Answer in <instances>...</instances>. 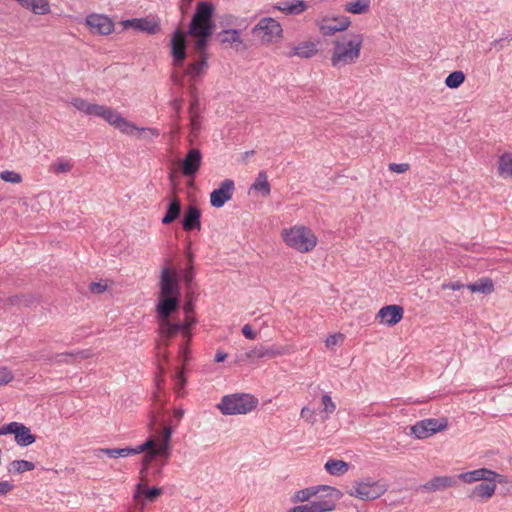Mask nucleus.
<instances>
[{
  "label": "nucleus",
  "instance_id": "nucleus-1",
  "mask_svg": "<svg viewBox=\"0 0 512 512\" xmlns=\"http://www.w3.org/2000/svg\"><path fill=\"white\" fill-rule=\"evenodd\" d=\"M215 7L211 2L201 1L197 4L195 12L191 18L188 30L184 33L181 29H176L172 35L170 46L171 56L174 66H182L187 57L186 35H212L215 23L213 14Z\"/></svg>",
  "mask_w": 512,
  "mask_h": 512
},
{
  "label": "nucleus",
  "instance_id": "nucleus-2",
  "mask_svg": "<svg viewBox=\"0 0 512 512\" xmlns=\"http://www.w3.org/2000/svg\"><path fill=\"white\" fill-rule=\"evenodd\" d=\"M363 44L362 34H345L334 41L331 65L341 68L357 62Z\"/></svg>",
  "mask_w": 512,
  "mask_h": 512
},
{
  "label": "nucleus",
  "instance_id": "nucleus-3",
  "mask_svg": "<svg viewBox=\"0 0 512 512\" xmlns=\"http://www.w3.org/2000/svg\"><path fill=\"white\" fill-rule=\"evenodd\" d=\"M258 405V399L253 395L244 393H235L225 395L217 408L223 415L247 414L254 410Z\"/></svg>",
  "mask_w": 512,
  "mask_h": 512
},
{
  "label": "nucleus",
  "instance_id": "nucleus-4",
  "mask_svg": "<svg viewBox=\"0 0 512 512\" xmlns=\"http://www.w3.org/2000/svg\"><path fill=\"white\" fill-rule=\"evenodd\" d=\"M283 240L289 247L306 253L312 251L317 244V237L311 229L304 226H294L282 232Z\"/></svg>",
  "mask_w": 512,
  "mask_h": 512
},
{
  "label": "nucleus",
  "instance_id": "nucleus-5",
  "mask_svg": "<svg viewBox=\"0 0 512 512\" xmlns=\"http://www.w3.org/2000/svg\"><path fill=\"white\" fill-rule=\"evenodd\" d=\"M387 489L388 486L382 481L367 477L355 481L353 486L347 490V494L363 501H369L381 497Z\"/></svg>",
  "mask_w": 512,
  "mask_h": 512
},
{
  "label": "nucleus",
  "instance_id": "nucleus-6",
  "mask_svg": "<svg viewBox=\"0 0 512 512\" xmlns=\"http://www.w3.org/2000/svg\"><path fill=\"white\" fill-rule=\"evenodd\" d=\"M320 492H325L326 494L324 499H332L333 503H336V501L340 500L343 496V493L334 487L328 485H317L296 491L291 500L294 503L307 502Z\"/></svg>",
  "mask_w": 512,
  "mask_h": 512
},
{
  "label": "nucleus",
  "instance_id": "nucleus-7",
  "mask_svg": "<svg viewBox=\"0 0 512 512\" xmlns=\"http://www.w3.org/2000/svg\"><path fill=\"white\" fill-rule=\"evenodd\" d=\"M447 426L448 422L445 418H428L416 422L413 426H411L410 430L411 434L414 435L417 439H425L437 432L445 430Z\"/></svg>",
  "mask_w": 512,
  "mask_h": 512
},
{
  "label": "nucleus",
  "instance_id": "nucleus-8",
  "mask_svg": "<svg viewBox=\"0 0 512 512\" xmlns=\"http://www.w3.org/2000/svg\"><path fill=\"white\" fill-rule=\"evenodd\" d=\"M158 296H170L179 298L181 296L178 277L167 267H164L161 271Z\"/></svg>",
  "mask_w": 512,
  "mask_h": 512
},
{
  "label": "nucleus",
  "instance_id": "nucleus-9",
  "mask_svg": "<svg viewBox=\"0 0 512 512\" xmlns=\"http://www.w3.org/2000/svg\"><path fill=\"white\" fill-rule=\"evenodd\" d=\"M458 479L463 481L464 483H474L479 481H492V480H498V483H504L505 476L501 475L493 470H490L488 468H479L472 471H467L460 473L458 475Z\"/></svg>",
  "mask_w": 512,
  "mask_h": 512
},
{
  "label": "nucleus",
  "instance_id": "nucleus-10",
  "mask_svg": "<svg viewBox=\"0 0 512 512\" xmlns=\"http://www.w3.org/2000/svg\"><path fill=\"white\" fill-rule=\"evenodd\" d=\"M235 190V183L232 179H225L220 183L219 188L214 189L210 194V204L214 208H221L226 202L232 199Z\"/></svg>",
  "mask_w": 512,
  "mask_h": 512
},
{
  "label": "nucleus",
  "instance_id": "nucleus-11",
  "mask_svg": "<svg viewBox=\"0 0 512 512\" xmlns=\"http://www.w3.org/2000/svg\"><path fill=\"white\" fill-rule=\"evenodd\" d=\"M122 25L125 29L132 28L149 35H155L161 31L160 21L150 17L124 20Z\"/></svg>",
  "mask_w": 512,
  "mask_h": 512
},
{
  "label": "nucleus",
  "instance_id": "nucleus-12",
  "mask_svg": "<svg viewBox=\"0 0 512 512\" xmlns=\"http://www.w3.org/2000/svg\"><path fill=\"white\" fill-rule=\"evenodd\" d=\"M281 24L271 17L262 18L253 28V34L263 32V40L271 42L275 37L282 35Z\"/></svg>",
  "mask_w": 512,
  "mask_h": 512
},
{
  "label": "nucleus",
  "instance_id": "nucleus-13",
  "mask_svg": "<svg viewBox=\"0 0 512 512\" xmlns=\"http://www.w3.org/2000/svg\"><path fill=\"white\" fill-rule=\"evenodd\" d=\"M86 25L93 34L108 35L114 29L112 20L102 14H90L86 18Z\"/></svg>",
  "mask_w": 512,
  "mask_h": 512
},
{
  "label": "nucleus",
  "instance_id": "nucleus-14",
  "mask_svg": "<svg viewBox=\"0 0 512 512\" xmlns=\"http://www.w3.org/2000/svg\"><path fill=\"white\" fill-rule=\"evenodd\" d=\"M157 322L158 333L162 339V343L158 344L157 348L161 349V347L164 346V354L166 355L170 340L174 338L179 332H181L183 327L180 326L179 321L172 322L171 320H161Z\"/></svg>",
  "mask_w": 512,
  "mask_h": 512
},
{
  "label": "nucleus",
  "instance_id": "nucleus-15",
  "mask_svg": "<svg viewBox=\"0 0 512 512\" xmlns=\"http://www.w3.org/2000/svg\"><path fill=\"white\" fill-rule=\"evenodd\" d=\"M179 306V297L158 296V303L155 308L157 321L170 320L171 315L178 310Z\"/></svg>",
  "mask_w": 512,
  "mask_h": 512
},
{
  "label": "nucleus",
  "instance_id": "nucleus-16",
  "mask_svg": "<svg viewBox=\"0 0 512 512\" xmlns=\"http://www.w3.org/2000/svg\"><path fill=\"white\" fill-rule=\"evenodd\" d=\"M202 161V154L199 149L192 148L185 155L181 162V170L184 176L194 177L198 172Z\"/></svg>",
  "mask_w": 512,
  "mask_h": 512
},
{
  "label": "nucleus",
  "instance_id": "nucleus-17",
  "mask_svg": "<svg viewBox=\"0 0 512 512\" xmlns=\"http://www.w3.org/2000/svg\"><path fill=\"white\" fill-rule=\"evenodd\" d=\"M182 228L186 232L201 230V210L195 205H188L181 221Z\"/></svg>",
  "mask_w": 512,
  "mask_h": 512
},
{
  "label": "nucleus",
  "instance_id": "nucleus-18",
  "mask_svg": "<svg viewBox=\"0 0 512 512\" xmlns=\"http://www.w3.org/2000/svg\"><path fill=\"white\" fill-rule=\"evenodd\" d=\"M496 483L498 480L482 481L469 491L467 497L471 500L487 501L495 494Z\"/></svg>",
  "mask_w": 512,
  "mask_h": 512
},
{
  "label": "nucleus",
  "instance_id": "nucleus-19",
  "mask_svg": "<svg viewBox=\"0 0 512 512\" xmlns=\"http://www.w3.org/2000/svg\"><path fill=\"white\" fill-rule=\"evenodd\" d=\"M336 503L332 499H318L309 504L298 505L290 508L287 512H330L335 510Z\"/></svg>",
  "mask_w": 512,
  "mask_h": 512
},
{
  "label": "nucleus",
  "instance_id": "nucleus-20",
  "mask_svg": "<svg viewBox=\"0 0 512 512\" xmlns=\"http://www.w3.org/2000/svg\"><path fill=\"white\" fill-rule=\"evenodd\" d=\"M404 310L400 305H387L382 307L377 314L381 322L393 326L399 323L403 318Z\"/></svg>",
  "mask_w": 512,
  "mask_h": 512
},
{
  "label": "nucleus",
  "instance_id": "nucleus-21",
  "mask_svg": "<svg viewBox=\"0 0 512 512\" xmlns=\"http://www.w3.org/2000/svg\"><path fill=\"white\" fill-rule=\"evenodd\" d=\"M318 53L316 43L312 41H303L292 47V49L286 53L288 58L299 57L303 59H310Z\"/></svg>",
  "mask_w": 512,
  "mask_h": 512
},
{
  "label": "nucleus",
  "instance_id": "nucleus-22",
  "mask_svg": "<svg viewBox=\"0 0 512 512\" xmlns=\"http://www.w3.org/2000/svg\"><path fill=\"white\" fill-rule=\"evenodd\" d=\"M351 24L349 17L341 16L331 19L329 22L321 25L320 29L323 35L332 36L336 32L346 30Z\"/></svg>",
  "mask_w": 512,
  "mask_h": 512
},
{
  "label": "nucleus",
  "instance_id": "nucleus-23",
  "mask_svg": "<svg viewBox=\"0 0 512 512\" xmlns=\"http://www.w3.org/2000/svg\"><path fill=\"white\" fill-rule=\"evenodd\" d=\"M457 484V480L451 476H436L423 484L422 489L427 491H439L444 490L448 487H454Z\"/></svg>",
  "mask_w": 512,
  "mask_h": 512
},
{
  "label": "nucleus",
  "instance_id": "nucleus-24",
  "mask_svg": "<svg viewBox=\"0 0 512 512\" xmlns=\"http://www.w3.org/2000/svg\"><path fill=\"white\" fill-rule=\"evenodd\" d=\"M194 61L190 63L183 73V76H189V81H194L200 77L208 67L207 57H193Z\"/></svg>",
  "mask_w": 512,
  "mask_h": 512
},
{
  "label": "nucleus",
  "instance_id": "nucleus-25",
  "mask_svg": "<svg viewBox=\"0 0 512 512\" xmlns=\"http://www.w3.org/2000/svg\"><path fill=\"white\" fill-rule=\"evenodd\" d=\"M180 326L183 328L181 329V333L183 337L185 338L186 342L184 344H181L179 347V353L183 355L184 360H186V345L189 344L192 334H191V327L196 323V318L191 316L190 314L186 315L185 319L182 322H179Z\"/></svg>",
  "mask_w": 512,
  "mask_h": 512
},
{
  "label": "nucleus",
  "instance_id": "nucleus-26",
  "mask_svg": "<svg viewBox=\"0 0 512 512\" xmlns=\"http://www.w3.org/2000/svg\"><path fill=\"white\" fill-rule=\"evenodd\" d=\"M182 206L179 198L174 197L170 200L165 215L163 216L161 223L163 225H169L177 220L181 214Z\"/></svg>",
  "mask_w": 512,
  "mask_h": 512
},
{
  "label": "nucleus",
  "instance_id": "nucleus-27",
  "mask_svg": "<svg viewBox=\"0 0 512 512\" xmlns=\"http://www.w3.org/2000/svg\"><path fill=\"white\" fill-rule=\"evenodd\" d=\"M275 8L289 15H298L307 9V4L303 0H293L292 2L286 0L280 2Z\"/></svg>",
  "mask_w": 512,
  "mask_h": 512
},
{
  "label": "nucleus",
  "instance_id": "nucleus-28",
  "mask_svg": "<svg viewBox=\"0 0 512 512\" xmlns=\"http://www.w3.org/2000/svg\"><path fill=\"white\" fill-rule=\"evenodd\" d=\"M115 128L119 129L122 133H125L127 135H133L135 131L139 132H150L153 136L157 137L159 135L158 131L156 129L151 128H138L128 120H126L124 117L121 116L119 121L114 126Z\"/></svg>",
  "mask_w": 512,
  "mask_h": 512
},
{
  "label": "nucleus",
  "instance_id": "nucleus-29",
  "mask_svg": "<svg viewBox=\"0 0 512 512\" xmlns=\"http://www.w3.org/2000/svg\"><path fill=\"white\" fill-rule=\"evenodd\" d=\"M26 9L34 14L44 15L50 12V6L47 0H16Z\"/></svg>",
  "mask_w": 512,
  "mask_h": 512
},
{
  "label": "nucleus",
  "instance_id": "nucleus-30",
  "mask_svg": "<svg viewBox=\"0 0 512 512\" xmlns=\"http://www.w3.org/2000/svg\"><path fill=\"white\" fill-rule=\"evenodd\" d=\"M35 440L36 436L31 433V430L20 423L15 433V442L22 447H26L33 444Z\"/></svg>",
  "mask_w": 512,
  "mask_h": 512
},
{
  "label": "nucleus",
  "instance_id": "nucleus-31",
  "mask_svg": "<svg viewBox=\"0 0 512 512\" xmlns=\"http://www.w3.org/2000/svg\"><path fill=\"white\" fill-rule=\"evenodd\" d=\"M195 38L193 43V57H207L208 42L211 35H190Z\"/></svg>",
  "mask_w": 512,
  "mask_h": 512
},
{
  "label": "nucleus",
  "instance_id": "nucleus-32",
  "mask_svg": "<svg viewBox=\"0 0 512 512\" xmlns=\"http://www.w3.org/2000/svg\"><path fill=\"white\" fill-rule=\"evenodd\" d=\"M221 44L238 45L242 44L240 31L237 29H224L216 35Z\"/></svg>",
  "mask_w": 512,
  "mask_h": 512
},
{
  "label": "nucleus",
  "instance_id": "nucleus-33",
  "mask_svg": "<svg viewBox=\"0 0 512 512\" xmlns=\"http://www.w3.org/2000/svg\"><path fill=\"white\" fill-rule=\"evenodd\" d=\"M95 116L103 118L105 121H107L110 125L115 126L117 121L121 118V114H119L114 109L99 105L97 107V112L95 113Z\"/></svg>",
  "mask_w": 512,
  "mask_h": 512
},
{
  "label": "nucleus",
  "instance_id": "nucleus-34",
  "mask_svg": "<svg viewBox=\"0 0 512 512\" xmlns=\"http://www.w3.org/2000/svg\"><path fill=\"white\" fill-rule=\"evenodd\" d=\"M326 471L335 476L345 474L349 469V464L343 460L330 459L325 463Z\"/></svg>",
  "mask_w": 512,
  "mask_h": 512
},
{
  "label": "nucleus",
  "instance_id": "nucleus-35",
  "mask_svg": "<svg viewBox=\"0 0 512 512\" xmlns=\"http://www.w3.org/2000/svg\"><path fill=\"white\" fill-rule=\"evenodd\" d=\"M471 292H480L483 294H490L494 290L493 281L490 278H481L474 283L467 285Z\"/></svg>",
  "mask_w": 512,
  "mask_h": 512
},
{
  "label": "nucleus",
  "instance_id": "nucleus-36",
  "mask_svg": "<svg viewBox=\"0 0 512 512\" xmlns=\"http://www.w3.org/2000/svg\"><path fill=\"white\" fill-rule=\"evenodd\" d=\"M71 104L79 111L85 113L86 115H93L97 112L98 104L89 103L83 98H73Z\"/></svg>",
  "mask_w": 512,
  "mask_h": 512
},
{
  "label": "nucleus",
  "instance_id": "nucleus-37",
  "mask_svg": "<svg viewBox=\"0 0 512 512\" xmlns=\"http://www.w3.org/2000/svg\"><path fill=\"white\" fill-rule=\"evenodd\" d=\"M345 11L352 14H363L370 9V0H356L345 4Z\"/></svg>",
  "mask_w": 512,
  "mask_h": 512
},
{
  "label": "nucleus",
  "instance_id": "nucleus-38",
  "mask_svg": "<svg viewBox=\"0 0 512 512\" xmlns=\"http://www.w3.org/2000/svg\"><path fill=\"white\" fill-rule=\"evenodd\" d=\"M499 174L503 177H512V154L505 153L499 157Z\"/></svg>",
  "mask_w": 512,
  "mask_h": 512
},
{
  "label": "nucleus",
  "instance_id": "nucleus-39",
  "mask_svg": "<svg viewBox=\"0 0 512 512\" xmlns=\"http://www.w3.org/2000/svg\"><path fill=\"white\" fill-rule=\"evenodd\" d=\"M252 188L261 192L263 196L270 195L271 187L267 180V175L264 171L259 172L254 184L252 185Z\"/></svg>",
  "mask_w": 512,
  "mask_h": 512
},
{
  "label": "nucleus",
  "instance_id": "nucleus-40",
  "mask_svg": "<svg viewBox=\"0 0 512 512\" xmlns=\"http://www.w3.org/2000/svg\"><path fill=\"white\" fill-rule=\"evenodd\" d=\"M7 307L9 306H30L35 302V298L32 295H13L6 298Z\"/></svg>",
  "mask_w": 512,
  "mask_h": 512
},
{
  "label": "nucleus",
  "instance_id": "nucleus-41",
  "mask_svg": "<svg viewBox=\"0 0 512 512\" xmlns=\"http://www.w3.org/2000/svg\"><path fill=\"white\" fill-rule=\"evenodd\" d=\"M465 81V74L460 71L451 72L445 79V85L450 89H457Z\"/></svg>",
  "mask_w": 512,
  "mask_h": 512
},
{
  "label": "nucleus",
  "instance_id": "nucleus-42",
  "mask_svg": "<svg viewBox=\"0 0 512 512\" xmlns=\"http://www.w3.org/2000/svg\"><path fill=\"white\" fill-rule=\"evenodd\" d=\"M35 468L33 462L27 460H14L9 465V472L13 473H23L26 471H31Z\"/></svg>",
  "mask_w": 512,
  "mask_h": 512
},
{
  "label": "nucleus",
  "instance_id": "nucleus-43",
  "mask_svg": "<svg viewBox=\"0 0 512 512\" xmlns=\"http://www.w3.org/2000/svg\"><path fill=\"white\" fill-rule=\"evenodd\" d=\"M72 167L73 165L70 161L58 159L50 166L49 171L54 174L67 173L71 171Z\"/></svg>",
  "mask_w": 512,
  "mask_h": 512
},
{
  "label": "nucleus",
  "instance_id": "nucleus-44",
  "mask_svg": "<svg viewBox=\"0 0 512 512\" xmlns=\"http://www.w3.org/2000/svg\"><path fill=\"white\" fill-rule=\"evenodd\" d=\"M154 445V438L153 437H149L146 439L145 442H143L141 445L135 447V448H130V447H125L124 448V455L125 457L131 455V454H139V453H142V452H145L146 450H148L150 447H152Z\"/></svg>",
  "mask_w": 512,
  "mask_h": 512
},
{
  "label": "nucleus",
  "instance_id": "nucleus-45",
  "mask_svg": "<svg viewBox=\"0 0 512 512\" xmlns=\"http://www.w3.org/2000/svg\"><path fill=\"white\" fill-rule=\"evenodd\" d=\"M190 118V133L193 137H197L201 130L202 118L199 112L189 113Z\"/></svg>",
  "mask_w": 512,
  "mask_h": 512
},
{
  "label": "nucleus",
  "instance_id": "nucleus-46",
  "mask_svg": "<svg viewBox=\"0 0 512 512\" xmlns=\"http://www.w3.org/2000/svg\"><path fill=\"white\" fill-rule=\"evenodd\" d=\"M261 359L265 358L264 356V345L256 346L255 348L251 349L250 351L245 352L242 354L239 358L240 361H246L250 359Z\"/></svg>",
  "mask_w": 512,
  "mask_h": 512
},
{
  "label": "nucleus",
  "instance_id": "nucleus-47",
  "mask_svg": "<svg viewBox=\"0 0 512 512\" xmlns=\"http://www.w3.org/2000/svg\"><path fill=\"white\" fill-rule=\"evenodd\" d=\"M105 454L110 458L125 457L124 448H101L96 451V456L100 457Z\"/></svg>",
  "mask_w": 512,
  "mask_h": 512
},
{
  "label": "nucleus",
  "instance_id": "nucleus-48",
  "mask_svg": "<svg viewBox=\"0 0 512 512\" xmlns=\"http://www.w3.org/2000/svg\"><path fill=\"white\" fill-rule=\"evenodd\" d=\"M146 451H147V453L143 456V459H142L143 467L140 470V475H141L142 480H144L146 478L147 471H148V465L150 464V462H152L156 458V455H154V452L152 449H148Z\"/></svg>",
  "mask_w": 512,
  "mask_h": 512
},
{
  "label": "nucleus",
  "instance_id": "nucleus-49",
  "mask_svg": "<svg viewBox=\"0 0 512 512\" xmlns=\"http://www.w3.org/2000/svg\"><path fill=\"white\" fill-rule=\"evenodd\" d=\"M0 178L9 183L18 184L22 181V177L15 171L5 170L0 173Z\"/></svg>",
  "mask_w": 512,
  "mask_h": 512
},
{
  "label": "nucleus",
  "instance_id": "nucleus-50",
  "mask_svg": "<svg viewBox=\"0 0 512 512\" xmlns=\"http://www.w3.org/2000/svg\"><path fill=\"white\" fill-rule=\"evenodd\" d=\"M188 257V260H189V267L185 269L184 273H183V281L185 283V285L187 287H189L192 283V280H193V266H192V262H193V255L192 253H188L187 255Z\"/></svg>",
  "mask_w": 512,
  "mask_h": 512
},
{
  "label": "nucleus",
  "instance_id": "nucleus-51",
  "mask_svg": "<svg viewBox=\"0 0 512 512\" xmlns=\"http://www.w3.org/2000/svg\"><path fill=\"white\" fill-rule=\"evenodd\" d=\"M149 449H152L154 452V455L157 456H163L167 458L170 454V445L161 443L159 445L156 444V441L154 440V445L150 447Z\"/></svg>",
  "mask_w": 512,
  "mask_h": 512
},
{
  "label": "nucleus",
  "instance_id": "nucleus-52",
  "mask_svg": "<svg viewBox=\"0 0 512 512\" xmlns=\"http://www.w3.org/2000/svg\"><path fill=\"white\" fill-rule=\"evenodd\" d=\"M321 402L324 406L323 411L326 412L327 414H332L335 411L336 405L332 401V398L330 395H328V394L323 395Z\"/></svg>",
  "mask_w": 512,
  "mask_h": 512
},
{
  "label": "nucleus",
  "instance_id": "nucleus-53",
  "mask_svg": "<svg viewBox=\"0 0 512 512\" xmlns=\"http://www.w3.org/2000/svg\"><path fill=\"white\" fill-rule=\"evenodd\" d=\"M162 493V489L158 487L147 488L144 491L146 500L153 502Z\"/></svg>",
  "mask_w": 512,
  "mask_h": 512
},
{
  "label": "nucleus",
  "instance_id": "nucleus-54",
  "mask_svg": "<svg viewBox=\"0 0 512 512\" xmlns=\"http://www.w3.org/2000/svg\"><path fill=\"white\" fill-rule=\"evenodd\" d=\"M13 374L6 367L0 368V386L8 384L13 379Z\"/></svg>",
  "mask_w": 512,
  "mask_h": 512
},
{
  "label": "nucleus",
  "instance_id": "nucleus-55",
  "mask_svg": "<svg viewBox=\"0 0 512 512\" xmlns=\"http://www.w3.org/2000/svg\"><path fill=\"white\" fill-rule=\"evenodd\" d=\"M19 424L20 423H18V422H11L9 424L1 426L0 427V435H6V434H14L15 435Z\"/></svg>",
  "mask_w": 512,
  "mask_h": 512
},
{
  "label": "nucleus",
  "instance_id": "nucleus-56",
  "mask_svg": "<svg viewBox=\"0 0 512 512\" xmlns=\"http://www.w3.org/2000/svg\"><path fill=\"white\" fill-rule=\"evenodd\" d=\"M88 289L91 293L102 294L106 291L107 285L101 282H91L88 286Z\"/></svg>",
  "mask_w": 512,
  "mask_h": 512
},
{
  "label": "nucleus",
  "instance_id": "nucleus-57",
  "mask_svg": "<svg viewBox=\"0 0 512 512\" xmlns=\"http://www.w3.org/2000/svg\"><path fill=\"white\" fill-rule=\"evenodd\" d=\"M410 168L408 163H391L389 165V170L395 173H405Z\"/></svg>",
  "mask_w": 512,
  "mask_h": 512
},
{
  "label": "nucleus",
  "instance_id": "nucleus-58",
  "mask_svg": "<svg viewBox=\"0 0 512 512\" xmlns=\"http://www.w3.org/2000/svg\"><path fill=\"white\" fill-rule=\"evenodd\" d=\"M71 358L73 362L75 360H82V359H88L92 356V353L90 350H79L77 352H70Z\"/></svg>",
  "mask_w": 512,
  "mask_h": 512
},
{
  "label": "nucleus",
  "instance_id": "nucleus-59",
  "mask_svg": "<svg viewBox=\"0 0 512 512\" xmlns=\"http://www.w3.org/2000/svg\"><path fill=\"white\" fill-rule=\"evenodd\" d=\"M301 417L304 418L307 422L313 424L315 422V413L308 407H303L300 413Z\"/></svg>",
  "mask_w": 512,
  "mask_h": 512
},
{
  "label": "nucleus",
  "instance_id": "nucleus-60",
  "mask_svg": "<svg viewBox=\"0 0 512 512\" xmlns=\"http://www.w3.org/2000/svg\"><path fill=\"white\" fill-rule=\"evenodd\" d=\"M53 359L56 363H68V364L73 363L70 352H63V353L56 354Z\"/></svg>",
  "mask_w": 512,
  "mask_h": 512
},
{
  "label": "nucleus",
  "instance_id": "nucleus-61",
  "mask_svg": "<svg viewBox=\"0 0 512 512\" xmlns=\"http://www.w3.org/2000/svg\"><path fill=\"white\" fill-rule=\"evenodd\" d=\"M282 353L283 352L275 346H271V347L264 346V356L265 357L274 358L279 355H282Z\"/></svg>",
  "mask_w": 512,
  "mask_h": 512
},
{
  "label": "nucleus",
  "instance_id": "nucleus-62",
  "mask_svg": "<svg viewBox=\"0 0 512 512\" xmlns=\"http://www.w3.org/2000/svg\"><path fill=\"white\" fill-rule=\"evenodd\" d=\"M343 338H344V336L341 333L330 335L329 337H327L325 344L328 348H331V347L337 345L339 339H343Z\"/></svg>",
  "mask_w": 512,
  "mask_h": 512
},
{
  "label": "nucleus",
  "instance_id": "nucleus-63",
  "mask_svg": "<svg viewBox=\"0 0 512 512\" xmlns=\"http://www.w3.org/2000/svg\"><path fill=\"white\" fill-rule=\"evenodd\" d=\"M242 334L249 340H254L257 337L256 332L253 331L249 324L242 327Z\"/></svg>",
  "mask_w": 512,
  "mask_h": 512
},
{
  "label": "nucleus",
  "instance_id": "nucleus-64",
  "mask_svg": "<svg viewBox=\"0 0 512 512\" xmlns=\"http://www.w3.org/2000/svg\"><path fill=\"white\" fill-rule=\"evenodd\" d=\"M14 485L9 481H0V496L6 495L10 491H12Z\"/></svg>",
  "mask_w": 512,
  "mask_h": 512
}]
</instances>
